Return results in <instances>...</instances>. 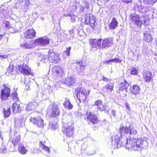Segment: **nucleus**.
<instances>
[{"instance_id": "f257e3e1", "label": "nucleus", "mask_w": 157, "mask_h": 157, "mask_svg": "<svg viewBox=\"0 0 157 157\" xmlns=\"http://www.w3.org/2000/svg\"><path fill=\"white\" fill-rule=\"evenodd\" d=\"M112 147L114 149H117L121 146H125L126 149L133 151H140L146 148L147 145V141L140 138L123 139L120 142L113 143Z\"/></svg>"}, {"instance_id": "f03ea898", "label": "nucleus", "mask_w": 157, "mask_h": 157, "mask_svg": "<svg viewBox=\"0 0 157 157\" xmlns=\"http://www.w3.org/2000/svg\"><path fill=\"white\" fill-rule=\"evenodd\" d=\"M137 133V129L131 126L124 127L120 125L118 132L112 135L110 139L112 144L113 143L120 142L123 139L132 138Z\"/></svg>"}, {"instance_id": "7ed1b4c3", "label": "nucleus", "mask_w": 157, "mask_h": 157, "mask_svg": "<svg viewBox=\"0 0 157 157\" xmlns=\"http://www.w3.org/2000/svg\"><path fill=\"white\" fill-rule=\"evenodd\" d=\"M133 10L134 12L130 14L129 20L137 27H140L142 26L143 21L145 23V21L143 18L147 11V8L146 7L136 4L133 8Z\"/></svg>"}, {"instance_id": "20e7f679", "label": "nucleus", "mask_w": 157, "mask_h": 157, "mask_svg": "<svg viewBox=\"0 0 157 157\" xmlns=\"http://www.w3.org/2000/svg\"><path fill=\"white\" fill-rule=\"evenodd\" d=\"M89 90L86 91L83 88H77L75 89V94L80 102H83L85 103L86 96L89 94Z\"/></svg>"}, {"instance_id": "39448f33", "label": "nucleus", "mask_w": 157, "mask_h": 157, "mask_svg": "<svg viewBox=\"0 0 157 157\" xmlns=\"http://www.w3.org/2000/svg\"><path fill=\"white\" fill-rule=\"evenodd\" d=\"M48 57L47 56L43 57L41 61L44 63L48 62V60L52 63H57L59 61V55L57 53L53 52L52 49L49 50L48 53Z\"/></svg>"}, {"instance_id": "423d86ee", "label": "nucleus", "mask_w": 157, "mask_h": 157, "mask_svg": "<svg viewBox=\"0 0 157 157\" xmlns=\"http://www.w3.org/2000/svg\"><path fill=\"white\" fill-rule=\"evenodd\" d=\"M84 22L86 25H89L93 29L97 25L96 18L92 14H87L85 15Z\"/></svg>"}, {"instance_id": "0eeeda50", "label": "nucleus", "mask_w": 157, "mask_h": 157, "mask_svg": "<svg viewBox=\"0 0 157 157\" xmlns=\"http://www.w3.org/2000/svg\"><path fill=\"white\" fill-rule=\"evenodd\" d=\"M1 90L0 96L2 100L7 99L10 95V89L6 85L3 84Z\"/></svg>"}, {"instance_id": "6e6552de", "label": "nucleus", "mask_w": 157, "mask_h": 157, "mask_svg": "<svg viewBox=\"0 0 157 157\" xmlns=\"http://www.w3.org/2000/svg\"><path fill=\"white\" fill-rule=\"evenodd\" d=\"M47 112L50 113L52 117H55L59 115V109L57 105L52 104L48 106Z\"/></svg>"}, {"instance_id": "1a4fd4ad", "label": "nucleus", "mask_w": 157, "mask_h": 157, "mask_svg": "<svg viewBox=\"0 0 157 157\" xmlns=\"http://www.w3.org/2000/svg\"><path fill=\"white\" fill-rule=\"evenodd\" d=\"M102 41V39L101 38L92 39L90 42L91 50L94 51L98 49H101Z\"/></svg>"}, {"instance_id": "9d476101", "label": "nucleus", "mask_w": 157, "mask_h": 157, "mask_svg": "<svg viewBox=\"0 0 157 157\" xmlns=\"http://www.w3.org/2000/svg\"><path fill=\"white\" fill-rule=\"evenodd\" d=\"M74 126L71 125L67 127L64 126L62 129V131L63 133L66 135L68 138H71V140L73 139L74 134Z\"/></svg>"}, {"instance_id": "9b49d317", "label": "nucleus", "mask_w": 157, "mask_h": 157, "mask_svg": "<svg viewBox=\"0 0 157 157\" xmlns=\"http://www.w3.org/2000/svg\"><path fill=\"white\" fill-rule=\"evenodd\" d=\"M18 69L19 71L24 75H33V73L31 72L30 68L26 64L23 63L18 66Z\"/></svg>"}, {"instance_id": "f8f14e48", "label": "nucleus", "mask_w": 157, "mask_h": 157, "mask_svg": "<svg viewBox=\"0 0 157 157\" xmlns=\"http://www.w3.org/2000/svg\"><path fill=\"white\" fill-rule=\"evenodd\" d=\"M16 6H21V9L25 12H26L29 9L30 3L29 0H19L16 4Z\"/></svg>"}, {"instance_id": "ddd939ff", "label": "nucleus", "mask_w": 157, "mask_h": 157, "mask_svg": "<svg viewBox=\"0 0 157 157\" xmlns=\"http://www.w3.org/2000/svg\"><path fill=\"white\" fill-rule=\"evenodd\" d=\"M86 116L87 119L90 121L93 124L98 123V118L97 117L96 114L93 112L87 111L86 113Z\"/></svg>"}, {"instance_id": "4468645a", "label": "nucleus", "mask_w": 157, "mask_h": 157, "mask_svg": "<svg viewBox=\"0 0 157 157\" xmlns=\"http://www.w3.org/2000/svg\"><path fill=\"white\" fill-rule=\"evenodd\" d=\"M31 122L34 124L36 125L37 127L43 128L45 124L44 123L43 119L39 117H31L30 119Z\"/></svg>"}, {"instance_id": "2eb2a0df", "label": "nucleus", "mask_w": 157, "mask_h": 157, "mask_svg": "<svg viewBox=\"0 0 157 157\" xmlns=\"http://www.w3.org/2000/svg\"><path fill=\"white\" fill-rule=\"evenodd\" d=\"M21 136L19 133L15 132L9 140V142L12 143L14 147L16 146L20 141Z\"/></svg>"}, {"instance_id": "dca6fc26", "label": "nucleus", "mask_w": 157, "mask_h": 157, "mask_svg": "<svg viewBox=\"0 0 157 157\" xmlns=\"http://www.w3.org/2000/svg\"><path fill=\"white\" fill-rule=\"evenodd\" d=\"M130 85L127 81L125 79L123 80L119 84V90L117 92L119 93L121 91H125L126 92H129L128 87Z\"/></svg>"}, {"instance_id": "f3484780", "label": "nucleus", "mask_w": 157, "mask_h": 157, "mask_svg": "<svg viewBox=\"0 0 157 157\" xmlns=\"http://www.w3.org/2000/svg\"><path fill=\"white\" fill-rule=\"evenodd\" d=\"M52 75L58 77H61L63 71L62 68L59 66L55 65L52 68Z\"/></svg>"}, {"instance_id": "a211bd4d", "label": "nucleus", "mask_w": 157, "mask_h": 157, "mask_svg": "<svg viewBox=\"0 0 157 157\" xmlns=\"http://www.w3.org/2000/svg\"><path fill=\"white\" fill-rule=\"evenodd\" d=\"M34 43L42 46H45L49 44L50 40L48 37L43 36L35 40Z\"/></svg>"}, {"instance_id": "6ab92c4d", "label": "nucleus", "mask_w": 157, "mask_h": 157, "mask_svg": "<svg viewBox=\"0 0 157 157\" xmlns=\"http://www.w3.org/2000/svg\"><path fill=\"white\" fill-rule=\"evenodd\" d=\"M101 49L109 48L113 45V40L111 38H105L102 40Z\"/></svg>"}, {"instance_id": "aec40b11", "label": "nucleus", "mask_w": 157, "mask_h": 157, "mask_svg": "<svg viewBox=\"0 0 157 157\" xmlns=\"http://www.w3.org/2000/svg\"><path fill=\"white\" fill-rule=\"evenodd\" d=\"M38 102L35 101L29 102L26 105L25 110L27 111H29L34 110L38 106Z\"/></svg>"}, {"instance_id": "412c9836", "label": "nucleus", "mask_w": 157, "mask_h": 157, "mask_svg": "<svg viewBox=\"0 0 157 157\" xmlns=\"http://www.w3.org/2000/svg\"><path fill=\"white\" fill-rule=\"evenodd\" d=\"M36 32L33 29L27 30L24 33V37L26 39H30L36 36Z\"/></svg>"}, {"instance_id": "4be33fe9", "label": "nucleus", "mask_w": 157, "mask_h": 157, "mask_svg": "<svg viewBox=\"0 0 157 157\" xmlns=\"http://www.w3.org/2000/svg\"><path fill=\"white\" fill-rule=\"evenodd\" d=\"M20 46L25 49H29L32 48H33V46L32 43H31L30 41L26 42L25 40H23V42H21L20 44Z\"/></svg>"}, {"instance_id": "5701e85b", "label": "nucleus", "mask_w": 157, "mask_h": 157, "mask_svg": "<svg viewBox=\"0 0 157 157\" xmlns=\"http://www.w3.org/2000/svg\"><path fill=\"white\" fill-rule=\"evenodd\" d=\"M76 78L74 76L71 75L66 78L65 82H63V84L65 83L67 86H71L74 84L75 82Z\"/></svg>"}, {"instance_id": "b1692460", "label": "nucleus", "mask_w": 157, "mask_h": 157, "mask_svg": "<svg viewBox=\"0 0 157 157\" xmlns=\"http://www.w3.org/2000/svg\"><path fill=\"white\" fill-rule=\"evenodd\" d=\"M128 90L129 92L128 93H130L132 94H136L139 93L140 89V87L137 85H136L132 87L130 86Z\"/></svg>"}, {"instance_id": "393cba45", "label": "nucleus", "mask_w": 157, "mask_h": 157, "mask_svg": "<svg viewBox=\"0 0 157 157\" xmlns=\"http://www.w3.org/2000/svg\"><path fill=\"white\" fill-rule=\"evenodd\" d=\"M4 117L6 118L8 117L11 113V110L10 105H8L7 107L3 108Z\"/></svg>"}, {"instance_id": "a878e982", "label": "nucleus", "mask_w": 157, "mask_h": 157, "mask_svg": "<svg viewBox=\"0 0 157 157\" xmlns=\"http://www.w3.org/2000/svg\"><path fill=\"white\" fill-rule=\"evenodd\" d=\"M114 86L113 82H110L104 87L103 89L108 93H110L113 90Z\"/></svg>"}, {"instance_id": "bb28decb", "label": "nucleus", "mask_w": 157, "mask_h": 157, "mask_svg": "<svg viewBox=\"0 0 157 157\" xmlns=\"http://www.w3.org/2000/svg\"><path fill=\"white\" fill-rule=\"evenodd\" d=\"M144 34V41L149 42L152 40V36L150 31H145Z\"/></svg>"}, {"instance_id": "cd10ccee", "label": "nucleus", "mask_w": 157, "mask_h": 157, "mask_svg": "<svg viewBox=\"0 0 157 157\" xmlns=\"http://www.w3.org/2000/svg\"><path fill=\"white\" fill-rule=\"evenodd\" d=\"M18 151L22 155L26 154L27 151V150L24 145L21 143L19 144Z\"/></svg>"}, {"instance_id": "c85d7f7f", "label": "nucleus", "mask_w": 157, "mask_h": 157, "mask_svg": "<svg viewBox=\"0 0 157 157\" xmlns=\"http://www.w3.org/2000/svg\"><path fill=\"white\" fill-rule=\"evenodd\" d=\"M118 22L115 17H113L109 25V28L111 29H114L118 26Z\"/></svg>"}, {"instance_id": "c756f323", "label": "nucleus", "mask_w": 157, "mask_h": 157, "mask_svg": "<svg viewBox=\"0 0 157 157\" xmlns=\"http://www.w3.org/2000/svg\"><path fill=\"white\" fill-rule=\"evenodd\" d=\"M14 69L15 68L13 65H10L7 70L6 74L8 75L14 74L16 72V71L14 70Z\"/></svg>"}, {"instance_id": "7c9ffc66", "label": "nucleus", "mask_w": 157, "mask_h": 157, "mask_svg": "<svg viewBox=\"0 0 157 157\" xmlns=\"http://www.w3.org/2000/svg\"><path fill=\"white\" fill-rule=\"evenodd\" d=\"M65 108L68 109H72L73 107V105L70 101L69 99L66 98L65 101L63 104Z\"/></svg>"}, {"instance_id": "2f4dec72", "label": "nucleus", "mask_w": 157, "mask_h": 157, "mask_svg": "<svg viewBox=\"0 0 157 157\" xmlns=\"http://www.w3.org/2000/svg\"><path fill=\"white\" fill-rule=\"evenodd\" d=\"M13 111L14 113L19 112L21 110V108L20 107L19 104H17L16 103H14L13 104L12 106Z\"/></svg>"}, {"instance_id": "473e14b6", "label": "nucleus", "mask_w": 157, "mask_h": 157, "mask_svg": "<svg viewBox=\"0 0 157 157\" xmlns=\"http://www.w3.org/2000/svg\"><path fill=\"white\" fill-rule=\"evenodd\" d=\"M101 109L97 108L98 109L99 111L101 112L104 111L106 113H108L110 110V108L109 106L106 104H103V103L100 105Z\"/></svg>"}, {"instance_id": "72a5a7b5", "label": "nucleus", "mask_w": 157, "mask_h": 157, "mask_svg": "<svg viewBox=\"0 0 157 157\" xmlns=\"http://www.w3.org/2000/svg\"><path fill=\"white\" fill-rule=\"evenodd\" d=\"M75 66L77 70L79 72H82L84 69V67L81 62H77Z\"/></svg>"}, {"instance_id": "f704fd0d", "label": "nucleus", "mask_w": 157, "mask_h": 157, "mask_svg": "<svg viewBox=\"0 0 157 157\" xmlns=\"http://www.w3.org/2000/svg\"><path fill=\"white\" fill-rule=\"evenodd\" d=\"M152 74L151 72L147 71L144 74V77L146 82H150L151 79Z\"/></svg>"}, {"instance_id": "c9c22d12", "label": "nucleus", "mask_w": 157, "mask_h": 157, "mask_svg": "<svg viewBox=\"0 0 157 157\" xmlns=\"http://www.w3.org/2000/svg\"><path fill=\"white\" fill-rule=\"evenodd\" d=\"M23 120L21 118L16 119L14 121L15 126L19 128L22 126Z\"/></svg>"}, {"instance_id": "e433bc0d", "label": "nucleus", "mask_w": 157, "mask_h": 157, "mask_svg": "<svg viewBox=\"0 0 157 157\" xmlns=\"http://www.w3.org/2000/svg\"><path fill=\"white\" fill-rule=\"evenodd\" d=\"M40 144H41L40 146V147L42 148L43 150L48 153L50 152V150L48 147L45 146L44 144H43L42 142H41Z\"/></svg>"}, {"instance_id": "4c0bfd02", "label": "nucleus", "mask_w": 157, "mask_h": 157, "mask_svg": "<svg viewBox=\"0 0 157 157\" xmlns=\"http://www.w3.org/2000/svg\"><path fill=\"white\" fill-rule=\"evenodd\" d=\"M103 103V102L101 100H99L95 101L94 104V105L97 106V108L101 109L100 105H102Z\"/></svg>"}, {"instance_id": "58836bf2", "label": "nucleus", "mask_w": 157, "mask_h": 157, "mask_svg": "<svg viewBox=\"0 0 157 157\" xmlns=\"http://www.w3.org/2000/svg\"><path fill=\"white\" fill-rule=\"evenodd\" d=\"M58 126L56 123L55 122L49 123V127L52 130H54L56 129L57 128Z\"/></svg>"}, {"instance_id": "ea45409f", "label": "nucleus", "mask_w": 157, "mask_h": 157, "mask_svg": "<svg viewBox=\"0 0 157 157\" xmlns=\"http://www.w3.org/2000/svg\"><path fill=\"white\" fill-rule=\"evenodd\" d=\"M130 73L132 75H137L138 74V70L136 68L132 67L131 69Z\"/></svg>"}, {"instance_id": "a19ab883", "label": "nucleus", "mask_w": 157, "mask_h": 157, "mask_svg": "<svg viewBox=\"0 0 157 157\" xmlns=\"http://www.w3.org/2000/svg\"><path fill=\"white\" fill-rule=\"evenodd\" d=\"M110 0H98L97 4L99 6H104L106 2H108Z\"/></svg>"}, {"instance_id": "79ce46f5", "label": "nucleus", "mask_w": 157, "mask_h": 157, "mask_svg": "<svg viewBox=\"0 0 157 157\" xmlns=\"http://www.w3.org/2000/svg\"><path fill=\"white\" fill-rule=\"evenodd\" d=\"M71 49V47H69L67 48L66 50L65 51L63 52V54L64 56H69L70 55V52Z\"/></svg>"}, {"instance_id": "37998d69", "label": "nucleus", "mask_w": 157, "mask_h": 157, "mask_svg": "<svg viewBox=\"0 0 157 157\" xmlns=\"http://www.w3.org/2000/svg\"><path fill=\"white\" fill-rule=\"evenodd\" d=\"M6 11L4 9L0 10V17L3 18L6 16Z\"/></svg>"}, {"instance_id": "c03bdc74", "label": "nucleus", "mask_w": 157, "mask_h": 157, "mask_svg": "<svg viewBox=\"0 0 157 157\" xmlns=\"http://www.w3.org/2000/svg\"><path fill=\"white\" fill-rule=\"evenodd\" d=\"M156 0H144V2L147 4L153 5L156 2Z\"/></svg>"}, {"instance_id": "a18cd8bd", "label": "nucleus", "mask_w": 157, "mask_h": 157, "mask_svg": "<svg viewBox=\"0 0 157 157\" xmlns=\"http://www.w3.org/2000/svg\"><path fill=\"white\" fill-rule=\"evenodd\" d=\"M7 150L5 146L2 144L0 149V153H5L6 152Z\"/></svg>"}, {"instance_id": "49530a36", "label": "nucleus", "mask_w": 157, "mask_h": 157, "mask_svg": "<svg viewBox=\"0 0 157 157\" xmlns=\"http://www.w3.org/2000/svg\"><path fill=\"white\" fill-rule=\"evenodd\" d=\"M69 16L71 17V22H75L77 19V17L76 15L74 14H70L69 15Z\"/></svg>"}, {"instance_id": "de8ad7c7", "label": "nucleus", "mask_w": 157, "mask_h": 157, "mask_svg": "<svg viewBox=\"0 0 157 157\" xmlns=\"http://www.w3.org/2000/svg\"><path fill=\"white\" fill-rule=\"evenodd\" d=\"M17 94L16 92H14L11 94V97H12V98L16 101L18 100V98L17 97Z\"/></svg>"}, {"instance_id": "09e8293b", "label": "nucleus", "mask_w": 157, "mask_h": 157, "mask_svg": "<svg viewBox=\"0 0 157 157\" xmlns=\"http://www.w3.org/2000/svg\"><path fill=\"white\" fill-rule=\"evenodd\" d=\"M4 24L5 25V27L6 29H9L11 28L10 23L9 22L7 21H5Z\"/></svg>"}, {"instance_id": "8fccbe9b", "label": "nucleus", "mask_w": 157, "mask_h": 157, "mask_svg": "<svg viewBox=\"0 0 157 157\" xmlns=\"http://www.w3.org/2000/svg\"><path fill=\"white\" fill-rule=\"evenodd\" d=\"M77 11L80 13H83L84 12V7L81 6H78V7Z\"/></svg>"}, {"instance_id": "3c124183", "label": "nucleus", "mask_w": 157, "mask_h": 157, "mask_svg": "<svg viewBox=\"0 0 157 157\" xmlns=\"http://www.w3.org/2000/svg\"><path fill=\"white\" fill-rule=\"evenodd\" d=\"M69 35L71 40H72L74 39L73 38H74V40H75H75H76V39L74 37V33H69ZM71 42L73 43L74 42H75V41H71Z\"/></svg>"}, {"instance_id": "603ef678", "label": "nucleus", "mask_w": 157, "mask_h": 157, "mask_svg": "<svg viewBox=\"0 0 157 157\" xmlns=\"http://www.w3.org/2000/svg\"><path fill=\"white\" fill-rule=\"evenodd\" d=\"M78 34L80 36H84L85 33L82 30H78L77 32Z\"/></svg>"}, {"instance_id": "864d4df0", "label": "nucleus", "mask_w": 157, "mask_h": 157, "mask_svg": "<svg viewBox=\"0 0 157 157\" xmlns=\"http://www.w3.org/2000/svg\"><path fill=\"white\" fill-rule=\"evenodd\" d=\"M112 62H115L116 63H121V60L119 58H115L113 59H112Z\"/></svg>"}, {"instance_id": "5fc2aeb1", "label": "nucleus", "mask_w": 157, "mask_h": 157, "mask_svg": "<svg viewBox=\"0 0 157 157\" xmlns=\"http://www.w3.org/2000/svg\"><path fill=\"white\" fill-rule=\"evenodd\" d=\"M77 30L75 26L73 27V28L69 30V33H74Z\"/></svg>"}, {"instance_id": "6e6d98bb", "label": "nucleus", "mask_w": 157, "mask_h": 157, "mask_svg": "<svg viewBox=\"0 0 157 157\" xmlns=\"http://www.w3.org/2000/svg\"><path fill=\"white\" fill-rule=\"evenodd\" d=\"M95 153V150H93L92 151H89L87 153H86L87 155H92L94 154Z\"/></svg>"}, {"instance_id": "4d7b16f0", "label": "nucleus", "mask_w": 157, "mask_h": 157, "mask_svg": "<svg viewBox=\"0 0 157 157\" xmlns=\"http://www.w3.org/2000/svg\"><path fill=\"white\" fill-rule=\"evenodd\" d=\"M86 147V144H83L81 146V151L82 152H84V151L85 150Z\"/></svg>"}, {"instance_id": "13d9d810", "label": "nucleus", "mask_w": 157, "mask_h": 157, "mask_svg": "<svg viewBox=\"0 0 157 157\" xmlns=\"http://www.w3.org/2000/svg\"><path fill=\"white\" fill-rule=\"evenodd\" d=\"M102 80H103L104 81L106 82H110V81H111V79H109L104 76H103L102 78Z\"/></svg>"}, {"instance_id": "bf43d9fd", "label": "nucleus", "mask_w": 157, "mask_h": 157, "mask_svg": "<svg viewBox=\"0 0 157 157\" xmlns=\"http://www.w3.org/2000/svg\"><path fill=\"white\" fill-rule=\"evenodd\" d=\"M116 111L114 110H112L111 111V113L113 116L114 117H116Z\"/></svg>"}, {"instance_id": "052dcab7", "label": "nucleus", "mask_w": 157, "mask_h": 157, "mask_svg": "<svg viewBox=\"0 0 157 157\" xmlns=\"http://www.w3.org/2000/svg\"><path fill=\"white\" fill-rule=\"evenodd\" d=\"M112 62V59L107 60L104 61V63L107 64H110V63Z\"/></svg>"}, {"instance_id": "680f3d73", "label": "nucleus", "mask_w": 157, "mask_h": 157, "mask_svg": "<svg viewBox=\"0 0 157 157\" xmlns=\"http://www.w3.org/2000/svg\"><path fill=\"white\" fill-rule=\"evenodd\" d=\"M70 40H71L69 35H67V36L66 37H65V38L64 39V41H68Z\"/></svg>"}, {"instance_id": "e2e57ef3", "label": "nucleus", "mask_w": 157, "mask_h": 157, "mask_svg": "<svg viewBox=\"0 0 157 157\" xmlns=\"http://www.w3.org/2000/svg\"><path fill=\"white\" fill-rule=\"evenodd\" d=\"M122 2L126 3H128L132 2V0H122Z\"/></svg>"}, {"instance_id": "0e129e2a", "label": "nucleus", "mask_w": 157, "mask_h": 157, "mask_svg": "<svg viewBox=\"0 0 157 157\" xmlns=\"http://www.w3.org/2000/svg\"><path fill=\"white\" fill-rule=\"evenodd\" d=\"M8 57V56L6 55H0V58L1 59H6Z\"/></svg>"}, {"instance_id": "69168bd1", "label": "nucleus", "mask_w": 157, "mask_h": 157, "mask_svg": "<svg viewBox=\"0 0 157 157\" xmlns=\"http://www.w3.org/2000/svg\"><path fill=\"white\" fill-rule=\"evenodd\" d=\"M78 6H76V4L75 3H74V5L72 7V9L74 10H77H77H78Z\"/></svg>"}, {"instance_id": "338daca9", "label": "nucleus", "mask_w": 157, "mask_h": 157, "mask_svg": "<svg viewBox=\"0 0 157 157\" xmlns=\"http://www.w3.org/2000/svg\"><path fill=\"white\" fill-rule=\"evenodd\" d=\"M125 106H126V108H127V109L130 110V105L129 104L127 103V102H126L125 103Z\"/></svg>"}, {"instance_id": "774afa93", "label": "nucleus", "mask_w": 157, "mask_h": 157, "mask_svg": "<svg viewBox=\"0 0 157 157\" xmlns=\"http://www.w3.org/2000/svg\"><path fill=\"white\" fill-rule=\"evenodd\" d=\"M89 9L84 7V12L85 13L87 12H88Z\"/></svg>"}]
</instances>
